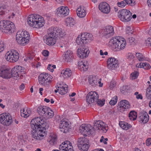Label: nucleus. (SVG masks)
<instances>
[{
    "label": "nucleus",
    "mask_w": 151,
    "mask_h": 151,
    "mask_svg": "<svg viewBox=\"0 0 151 151\" xmlns=\"http://www.w3.org/2000/svg\"><path fill=\"white\" fill-rule=\"evenodd\" d=\"M42 117H37L32 119L31 122V127L33 129L32 138L36 141L40 140L46 135L45 127L46 122Z\"/></svg>",
    "instance_id": "1"
},
{
    "label": "nucleus",
    "mask_w": 151,
    "mask_h": 151,
    "mask_svg": "<svg viewBox=\"0 0 151 151\" xmlns=\"http://www.w3.org/2000/svg\"><path fill=\"white\" fill-rule=\"evenodd\" d=\"M65 31L60 28L51 27L48 29L45 42L48 45H53L56 42L57 37H63L65 35Z\"/></svg>",
    "instance_id": "2"
},
{
    "label": "nucleus",
    "mask_w": 151,
    "mask_h": 151,
    "mask_svg": "<svg viewBox=\"0 0 151 151\" xmlns=\"http://www.w3.org/2000/svg\"><path fill=\"white\" fill-rule=\"evenodd\" d=\"M27 21L29 26L36 28L42 27L45 24L43 18L36 14L30 15L27 19Z\"/></svg>",
    "instance_id": "3"
},
{
    "label": "nucleus",
    "mask_w": 151,
    "mask_h": 151,
    "mask_svg": "<svg viewBox=\"0 0 151 151\" xmlns=\"http://www.w3.org/2000/svg\"><path fill=\"white\" fill-rule=\"evenodd\" d=\"M109 44L115 50L119 51L125 48L126 43L124 38L121 37L116 36L112 37L109 41Z\"/></svg>",
    "instance_id": "4"
},
{
    "label": "nucleus",
    "mask_w": 151,
    "mask_h": 151,
    "mask_svg": "<svg viewBox=\"0 0 151 151\" xmlns=\"http://www.w3.org/2000/svg\"><path fill=\"white\" fill-rule=\"evenodd\" d=\"M14 28V25L12 22L4 20L0 22V29L6 33L12 32V30Z\"/></svg>",
    "instance_id": "5"
},
{
    "label": "nucleus",
    "mask_w": 151,
    "mask_h": 151,
    "mask_svg": "<svg viewBox=\"0 0 151 151\" xmlns=\"http://www.w3.org/2000/svg\"><path fill=\"white\" fill-rule=\"evenodd\" d=\"M132 14L129 10L123 9L118 13V16L120 20L124 22H129L132 19Z\"/></svg>",
    "instance_id": "6"
},
{
    "label": "nucleus",
    "mask_w": 151,
    "mask_h": 151,
    "mask_svg": "<svg viewBox=\"0 0 151 151\" xmlns=\"http://www.w3.org/2000/svg\"><path fill=\"white\" fill-rule=\"evenodd\" d=\"M39 82L42 86H48L50 84L52 79L51 76L47 73H42L38 77Z\"/></svg>",
    "instance_id": "7"
},
{
    "label": "nucleus",
    "mask_w": 151,
    "mask_h": 151,
    "mask_svg": "<svg viewBox=\"0 0 151 151\" xmlns=\"http://www.w3.org/2000/svg\"><path fill=\"white\" fill-rule=\"evenodd\" d=\"M93 36L91 34L87 33H83L81 36H79L76 39V42L78 45L86 44L92 39Z\"/></svg>",
    "instance_id": "8"
},
{
    "label": "nucleus",
    "mask_w": 151,
    "mask_h": 151,
    "mask_svg": "<svg viewBox=\"0 0 151 151\" xmlns=\"http://www.w3.org/2000/svg\"><path fill=\"white\" fill-rule=\"evenodd\" d=\"M6 60L10 62L14 63L17 62L19 58V55L18 52L14 50H12L8 52L5 54Z\"/></svg>",
    "instance_id": "9"
},
{
    "label": "nucleus",
    "mask_w": 151,
    "mask_h": 151,
    "mask_svg": "<svg viewBox=\"0 0 151 151\" xmlns=\"http://www.w3.org/2000/svg\"><path fill=\"white\" fill-rule=\"evenodd\" d=\"M13 122L12 118L8 113H5L0 115V122L3 125L9 126Z\"/></svg>",
    "instance_id": "10"
},
{
    "label": "nucleus",
    "mask_w": 151,
    "mask_h": 151,
    "mask_svg": "<svg viewBox=\"0 0 151 151\" xmlns=\"http://www.w3.org/2000/svg\"><path fill=\"white\" fill-rule=\"evenodd\" d=\"M25 69L24 68L20 66H16L13 68L11 70V77H13L15 79H19L21 75V73H24Z\"/></svg>",
    "instance_id": "11"
},
{
    "label": "nucleus",
    "mask_w": 151,
    "mask_h": 151,
    "mask_svg": "<svg viewBox=\"0 0 151 151\" xmlns=\"http://www.w3.org/2000/svg\"><path fill=\"white\" fill-rule=\"evenodd\" d=\"M78 146L80 150L83 151H87L89 147L88 140L85 138H80L78 139Z\"/></svg>",
    "instance_id": "12"
},
{
    "label": "nucleus",
    "mask_w": 151,
    "mask_h": 151,
    "mask_svg": "<svg viewBox=\"0 0 151 151\" xmlns=\"http://www.w3.org/2000/svg\"><path fill=\"white\" fill-rule=\"evenodd\" d=\"M93 129L90 124H82L79 128L80 132L85 136L87 135H90Z\"/></svg>",
    "instance_id": "13"
},
{
    "label": "nucleus",
    "mask_w": 151,
    "mask_h": 151,
    "mask_svg": "<svg viewBox=\"0 0 151 151\" xmlns=\"http://www.w3.org/2000/svg\"><path fill=\"white\" fill-rule=\"evenodd\" d=\"M107 63V67L109 69L114 70L119 67L118 60L114 58L111 57L109 58Z\"/></svg>",
    "instance_id": "14"
},
{
    "label": "nucleus",
    "mask_w": 151,
    "mask_h": 151,
    "mask_svg": "<svg viewBox=\"0 0 151 151\" xmlns=\"http://www.w3.org/2000/svg\"><path fill=\"white\" fill-rule=\"evenodd\" d=\"M99 99L98 94L95 91H91L88 94L86 97V101L88 104H91L97 101Z\"/></svg>",
    "instance_id": "15"
},
{
    "label": "nucleus",
    "mask_w": 151,
    "mask_h": 151,
    "mask_svg": "<svg viewBox=\"0 0 151 151\" xmlns=\"http://www.w3.org/2000/svg\"><path fill=\"white\" fill-rule=\"evenodd\" d=\"M69 13V10L67 6H61L58 8L56 10V14L62 17L67 16Z\"/></svg>",
    "instance_id": "16"
},
{
    "label": "nucleus",
    "mask_w": 151,
    "mask_h": 151,
    "mask_svg": "<svg viewBox=\"0 0 151 151\" xmlns=\"http://www.w3.org/2000/svg\"><path fill=\"white\" fill-rule=\"evenodd\" d=\"M89 84L93 86H95L98 83L99 84L100 87H102L103 84L101 83V81H99L97 77L92 75L90 76L88 78Z\"/></svg>",
    "instance_id": "17"
},
{
    "label": "nucleus",
    "mask_w": 151,
    "mask_h": 151,
    "mask_svg": "<svg viewBox=\"0 0 151 151\" xmlns=\"http://www.w3.org/2000/svg\"><path fill=\"white\" fill-rule=\"evenodd\" d=\"M93 128L95 130H102L104 132H106L108 129L105 124L101 121H96L94 124V127Z\"/></svg>",
    "instance_id": "18"
},
{
    "label": "nucleus",
    "mask_w": 151,
    "mask_h": 151,
    "mask_svg": "<svg viewBox=\"0 0 151 151\" xmlns=\"http://www.w3.org/2000/svg\"><path fill=\"white\" fill-rule=\"evenodd\" d=\"M0 76L4 78H10L11 75L10 69L4 66L1 67L0 68Z\"/></svg>",
    "instance_id": "19"
},
{
    "label": "nucleus",
    "mask_w": 151,
    "mask_h": 151,
    "mask_svg": "<svg viewBox=\"0 0 151 151\" xmlns=\"http://www.w3.org/2000/svg\"><path fill=\"white\" fill-rule=\"evenodd\" d=\"M59 149L62 151H73L71 143L68 141H65L60 145Z\"/></svg>",
    "instance_id": "20"
},
{
    "label": "nucleus",
    "mask_w": 151,
    "mask_h": 151,
    "mask_svg": "<svg viewBox=\"0 0 151 151\" xmlns=\"http://www.w3.org/2000/svg\"><path fill=\"white\" fill-rule=\"evenodd\" d=\"M89 52V49L87 47L79 48L77 50L78 55L81 58H84L87 57Z\"/></svg>",
    "instance_id": "21"
},
{
    "label": "nucleus",
    "mask_w": 151,
    "mask_h": 151,
    "mask_svg": "<svg viewBox=\"0 0 151 151\" xmlns=\"http://www.w3.org/2000/svg\"><path fill=\"white\" fill-rule=\"evenodd\" d=\"M114 33L113 27L111 26H106L104 29L103 35L106 37L108 38L113 35Z\"/></svg>",
    "instance_id": "22"
},
{
    "label": "nucleus",
    "mask_w": 151,
    "mask_h": 151,
    "mask_svg": "<svg viewBox=\"0 0 151 151\" xmlns=\"http://www.w3.org/2000/svg\"><path fill=\"white\" fill-rule=\"evenodd\" d=\"M99 9L101 12L105 14L108 13L110 10L109 6L105 2L101 3L99 5Z\"/></svg>",
    "instance_id": "23"
},
{
    "label": "nucleus",
    "mask_w": 151,
    "mask_h": 151,
    "mask_svg": "<svg viewBox=\"0 0 151 151\" xmlns=\"http://www.w3.org/2000/svg\"><path fill=\"white\" fill-rule=\"evenodd\" d=\"M119 107L118 108V110L121 112H123L125 109H127L129 107V102L127 100H123L120 102Z\"/></svg>",
    "instance_id": "24"
},
{
    "label": "nucleus",
    "mask_w": 151,
    "mask_h": 151,
    "mask_svg": "<svg viewBox=\"0 0 151 151\" xmlns=\"http://www.w3.org/2000/svg\"><path fill=\"white\" fill-rule=\"evenodd\" d=\"M69 124L65 121H61L59 125V128L61 131L64 133H66L69 129Z\"/></svg>",
    "instance_id": "25"
},
{
    "label": "nucleus",
    "mask_w": 151,
    "mask_h": 151,
    "mask_svg": "<svg viewBox=\"0 0 151 151\" xmlns=\"http://www.w3.org/2000/svg\"><path fill=\"white\" fill-rule=\"evenodd\" d=\"M58 92L61 95L66 94L68 91V86L65 84L62 83L58 86Z\"/></svg>",
    "instance_id": "26"
},
{
    "label": "nucleus",
    "mask_w": 151,
    "mask_h": 151,
    "mask_svg": "<svg viewBox=\"0 0 151 151\" xmlns=\"http://www.w3.org/2000/svg\"><path fill=\"white\" fill-rule=\"evenodd\" d=\"M78 69L81 71H86L88 68L87 61L83 60L78 62Z\"/></svg>",
    "instance_id": "27"
},
{
    "label": "nucleus",
    "mask_w": 151,
    "mask_h": 151,
    "mask_svg": "<svg viewBox=\"0 0 151 151\" xmlns=\"http://www.w3.org/2000/svg\"><path fill=\"white\" fill-rule=\"evenodd\" d=\"M49 108L45 106H40L38 107L37 111L38 114L40 116H44L48 110Z\"/></svg>",
    "instance_id": "28"
},
{
    "label": "nucleus",
    "mask_w": 151,
    "mask_h": 151,
    "mask_svg": "<svg viewBox=\"0 0 151 151\" xmlns=\"http://www.w3.org/2000/svg\"><path fill=\"white\" fill-rule=\"evenodd\" d=\"M32 111L29 108H22L21 109V116L24 118L28 117L31 114Z\"/></svg>",
    "instance_id": "29"
},
{
    "label": "nucleus",
    "mask_w": 151,
    "mask_h": 151,
    "mask_svg": "<svg viewBox=\"0 0 151 151\" xmlns=\"http://www.w3.org/2000/svg\"><path fill=\"white\" fill-rule=\"evenodd\" d=\"M76 12L77 15L80 17L83 18L86 15V11L82 6H80L77 9Z\"/></svg>",
    "instance_id": "30"
},
{
    "label": "nucleus",
    "mask_w": 151,
    "mask_h": 151,
    "mask_svg": "<svg viewBox=\"0 0 151 151\" xmlns=\"http://www.w3.org/2000/svg\"><path fill=\"white\" fill-rule=\"evenodd\" d=\"M28 33L27 31H23L22 30H19L18 31L16 35V40L17 42H19V40H20L21 38H23V37H24L25 35L28 34Z\"/></svg>",
    "instance_id": "31"
},
{
    "label": "nucleus",
    "mask_w": 151,
    "mask_h": 151,
    "mask_svg": "<svg viewBox=\"0 0 151 151\" xmlns=\"http://www.w3.org/2000/svg\"><path fill=\"white\" fill-rule=\"evenodd\" d=\"M29 34L27 35L26 34L24 37H23V38L19 40V41H18L19 42H17L22 45H25L29 42Z\"/></svg>",
    "instance_id": "32"
},
{
    "label": "nucleus",
    "mask_w": 151,
    "mask_h": 151,
    "mask_svg": "<svg viewBox=\"0 0 151 151\" xmlns=\"http://www.w3.org/2000/svg\"><path fill=\"white\" fill-rule=\"evenodd\" d=\"M73 53L70 50H67L64 56V60L67 62H71L72 61Z\"/></svg>",
    "instance_id": "33"
},
{
    "label": "nucleus",
    "mask_w": 151,
    "mask_h": 151,
    "mask_svg": "<svg viewBox=\"0 0 151 151\" xmlns=\"http://www.w3.org/2000/svg\"><path fill=\"white\" fill-rule=\"evenodd\" d=\"M57 137L56 135L53 134L50 135L48 138L47 141L52 145H55L57 142Z\"/></svg>",
    "instance_id": "34"
},
{
    "label": "nucleus",
    "mask_w": 151,
    "mask_h": 151,
    "mask_svg": "<svg viewBox=\"0 0 151 151\" xmlns=\"http://www.w3.org/2000/svg\"><path fill=\"white\" fill-rule=\"evenodd\" d=\"M61 73L64 78H66L71 76V71L69 68H66L62 70Z\"/></svg>",
    "instance_id": "35"
},
{
    "label": "nucleus",
    "mask_w": 151,
    "mask_h": 151,
    "mask_svg": "<svg viewBox=\"0 0 151 151\" xmlns=\"http://www.w3.org/2000/svg\"><path fill=\"white\" fill-rule=\"evenodd\" d=\"M140 121L144 123H147L149 120V116L147 113L141 114L139 117Z\"/></svg>",
    "instance_id": "36"
},
{
    "label": "nucleus",
    "mask_w": 151,
    "mask_h": 151,
    "mask_svg": "<svg viewBox=\"0 0 151 151\" xmlns=\"http://www.w3.org/2000/svg\"><path fill=\"white\" fill-rule=\"evenodd\" d=\"M136 66L138 68H143L146 69H149L150 68V64L147 63H138L136 65Z\"/></svg>",
    "instance_id": "37"
},
{
    "label": "nucleus",
    "mask_w": 151,
    "mask_h": 151,
    "mask_svg": "<svg viewBox=\"0 0 151 151\" xmlns=\"http://www.w3.org/2000/svg\"><path fill=\"white\" fill-rule=\"evenodd\" d=\"M119 124L120 127L122 129L125 130H127L132 127L131 125L124 122H120Z\"/></svg>",
    "instance_id": "38"
},
{
    "label": "nucleus",
    "mask_w": 151,
    "mask_h": 151,
    "mask_svg": "<svg viewBox=\"0 0 151 151\" xmlns=\"http://www.w3.org/2000/svg\"><path fill=\"white\" fill-rule=\"evenodd\" d=\"M65 22L67 26L68 27H72L75 24L74 19L71 17L66 18Z\"/></svg>",
    "instance_id": "39"
},
{
    "label": "nucleus",
    "mask_w": 151,
    "mask_h": 151,
    "mask_svg": "<svg viewBox=\"0 0 151 151\" xmlns=\"http://www.w3.org/2000/svg\"><path fill=\"white\" fill-rule=\"evenodd\" d=\"M129 117L131 120H134L137 117L136 112L134 111H131L129 114Z\"/></svg>",
    "instance_id": "40"
},
{
    "label": "nucleus",
    "mask_w": 151,
    "mask_h": 151,
    "mask_svg": "<svg viewBox=\"0 0 151 151\" xmlns=\"http://www.w3.org/2000/svg\"><path fill=\"white\" fill-rule=\"evenodd\" d=\"M48 110L46 113L45 115L44 116L48 118L52 117L54 115V112L50 108H49Z\"/></svg>",
    "instance_id": "41"
},
{
    "label": "nucleus",
    "mask_w": 151,
    "mask_h": 151,
    "mask_svg": "<svg viewBox=\"0 0 151 151\" xmlns=\"http://www.w3.org/2000/svg\"><path fill=\"white\" fill-rule=\"evenodd\" d=\"M136 56L139 61H143L146 60L145 57L141 53H137L136 54Z\"/></svg>",
    "instance_id": "42"
},
{
    "label": "nucleus",
    "mask_w": 151,
    "mask_h": 151,
    "mask_svg": "<svg viewBox=\"0 0 151 151\" xmlns=\"http://www.w3.org/2000/svg\"><path fill=\"white\" fill-rule=\"evenodd\" d=\"M146 96L148 99H151V87L149 86L146 89Z\"/></svg>",
    "instance_id": "43"
},
{
    "label": "nucleus",
    "mask_w": 151,
    "mask_h": 151,
    "mask_svg": "<svg viewBox=\"0 0 151 151\" xmlns=\"http://www.w3.org/2000/svg\"><path fill=\"white\" fill-rule=\"evenodd\" d=\"M127 59L129 61L133 60L134 57L133 54L131 53H128L126 55Z\"/></svg>",
    "instance_id": "44"
},
{
    "label": "nucleus",
    "mask_w": 151,
    "mask_h": 151,
    "mask_svg": "<svg viewBox=\"0 0 151 151\" xmlns=\"http://www.w3.org/2000/svg\"><path fill=\"white\" fill-rule=\"evenodd\" d=\"M127 41L131 45H135L137 43V40L132 37L129 38Z\"/></svg>",
    "instance_id": "45"
},
{
    "label": "nucleus",
    "mask_w": 151,
    "mask_h": 151,
    "mask_svg": "<svg viewBox=\"0 0 151 151\" xmlns=\"http://www.w3.org/2000/svg\"><path fill=\"white\" fill-rule=\"evenodd\" d=\"M117 97L116 96H115L109 102L110 104L112 105H115L117 102Z\"/></svg>",
    "instance_id": "46"
},
{
    "label": "nucleus",
    "mask_w": 151,
    "mask_h": 151,
    "mask_svg": "<svg viewBox=\"0 0 151 151\" xmlns=\"http://www.w3.org/2000/svg\"><path fill=\"white\" fill-rule=\"evenodd\" d=\"M127 5V4L124 0L117 3V6L120 7H124Z\"/></svg>",
    "instance_id": "47"
},
{
    "label": "nucleus",
    "mask_w": 151,
    "mask_h": 151,
    "mask_svg": "<svg viewBox=\"0 0 151 151\" xmlns=\"http://www.w3.org/2000/svg\"><path fill=\"white\" fill-rule=\"evenodd\" d=\"M138 73L137 71L134 72L131 74V77L132 79L136 78L138 76Z\"/></svg>",
    "instance_id": "48"
},
{
    "label": "nucleus",
    "mask_w": 151,
    "mask_h": 151,
    "mask_svg": "<svg viewBox=\"0 0 151 151\" xmlns=\"http://www.w3.org/2000/svg\"><path fill=\"white\" fill-rule=\"evenodd\" d=\"M97 104L99 106H103L104 104L105 103V100L103 99L102 100H101L100 99H98L97 100V101H96Z\"/></svg>",
    "instance_id": "49"
},
{
    "label": "nucleus",
    "mask_w": 151,
    "mask_h": 151,
    "mask_svg": "<svg viewBox=\"0 0 151 151\" xmlns=\"http://www.w3.org/2000/svg\"><path fill=\"white\" fill-rule=\"evenodd\" d=\"M127 5L131 6H133L134 5V2H133L132 0H124Z\"/></svg>",
    "instance_id": "50"
},
{
    "label": "nucleus",
    "mask_w": 151,
    "mask_h": 151,
    "mask_svg": "<svg viewBox=\"0 0 151 151\" xmlns=\"http://www.w3.org/2000/svg\"><path fill=\"white\" fill-rule=\"evenodd\" d=\"M128 87L127 86H124L121 89V91L123 93L125 92L127 90Z\"/></svg>",
    "instance_id": "51"
},
{
    "label": "nucleus",
    "mask_w": 151,
    "mask_h": 151,
    "mask_svg": "<svg viewBox=\"0 0 151 151\" xmlns=\"http://www.w3.org/2000/svg\"><path fill=\"white\" fill-rule=\"evenodd\" d=\"M33 55L30 53L28 54L27 58L24 59V60L27 61L28 59L32 60L33 58Z\"/></svg>",
    "instance_id": "52"
},
{
    "label": "nucleus",
    "mask_w": 151,
    "mask_h": 151,
    "mask_svg": "<svg viewBox=\"0 0 151 151\" xmlns=\"http://www.w3.org/2000/svg\"><path fill=\"white\" fill-rule=\"evenodd\" d=\"M5 47V45L3 42H0V52L4 50Z\"/></svg>",
    "instance_id": "53"
},
{
    "label": "nucleus",
    "mask_w": 151,
    "mask_h": 151,
    "mask_svg": "<svg viewBox=\"0 0 151 151\" xmlns=\"http://www.w3.org/2000/svg\"><path fill=\"white\" fill-rule=\"evenodd\" d=\"M116 86V82L114 81H111L110 82L109 87L111 89L112 88Z\"/></svg>",
    "instance_id": "54"
},
{
    "label": "nucleus",
    "mask_w": 151,
    "mask_h": 151,
    "mask_svg": "<svg viewBox=\"0 0 151 151\" xmlns=\"http://www.w3.org/2000/svg\"><path fill=\"white\" fill-rule=\"evenodd\" d=\"M6 8V5L4 3H0V10H4Z\"/></svg>",
    "instance_id": "55"
},
{
    "label": "nucleus",
    "mask_w": 151,
    "mask_h": 151,
    "mask_svg": "<svg viewBox=\"0 0 151 151\" xmlns=\"http://www.w3.org/2000/svg\"><path fill=\"white\" fill-rule=\"evenodd\" d=\"M146 42L147 44L150 45V46L151 47V38H148L146 40Z\"/></svg>",
    "instance_id": "56"
},
{
    "label": "nucleus",
    "mask_w": 151,
    "mask_h": 151,
    "mask_svg": "<svg viewBox=\"0 0 151 151\" xmlns=\"http://www.w3.org/2000/svg\"><path fill=\"white\" fill-rule=\"evenodd\" d=\"M49 52L47 50H45L43 51L42 52V54L45 57L48 56L49 55Z\"/></svg>",
    "instance_id": "57"
},
{
    "label": "nucleus",
    "mask_w": 151,
    "mask_h": 151,
    "mask_svg": "<svg viewBox=\"0 0 151 151\" xmlns=\"http://www.w3.org/2000/svg\"><path fill=\"white\" fill-rule=\"evenodd\" d=\"M146 144L147 146L150 145L151 144V138L147 139L146 141Z\"/></svg>",
    "instance_id": "58"
},
{
    "label": "nucleus",
    "mask_w": 151,
    "mask_h": 151,
    "mask_svg": "<svg viewBox=\"0 0 151 151\" xmlns=\"http://www.w3.org/2000/svg\"><path fill=\"white\" fill-rule=\"evenodd\" d=\"M47 68L48 70H50L51 72H53L54 71V70L53 69L52 66L50 64H49L48 65Z\"/></svg>",
    "instance_id": "59"
},
{
    "label": "nucleus",
    "mask_w": 151,
    "mask_h": 151,
    "mask_svg": "<svg viewBox=\"0 0 151 151\" xmlns=\"http://www.w3.org/2000/svg\"><path fill=\"white\" fill-rule=\"evenodd\" d=\"M136 98L137 99H142V96L141 94H139L136 96Z\"/></svg>",
    "instance_id": "60"
},
{
    "label": "nucleus",
    "mask_w": 151,
    "mask_h": 151,
    "mask_svg": "<svg viewBox=\"0 0 151 151\" xmlns=\"http://www.w3.org/2000/svg\"><path fill=\"white\" fill-rule=\"evenodd\" d=\"M24 88V84H22L20 86L19 88L21 90H23Z\"/></svg>",
    "instance_id": "61"
},
{
    "label": "nucleus",
    "mask_w": 151,
    "mask_h": 151,
    "mask_svg": "<svg viewBox=\"0 0 151 151\" xmlns=\"http://www.w3.org/2000/svg\"><path fill=\"white\" fill-rule=\"evenodd\" d=\"M147 4L148 6L151 8V0H147Z\"/></svg>",
    "instance_id": "62"
},
{
    "label": "nucleus",
    "mask_w": 151,
    "mask_h": 151,
    "mask_svg": "<svg viewBox=\"0 0 151 151\" xmlns=\"http://www.w3.org/2000/svg\"><path fill=\"white\" fill-rule=\"evenodd\" d=\"M43 91V88H39V93L41 95H42V91Z\"/></svg>",
    "instance_id": "63"
},
{
    "label": "nucleus",
    "mask_w": 151,
    "mask_h": 151,
    "mask_svg": "<svg viewBox=\"0 0 151 151\" xmlns=\"http://www.w3.org/2000/svg\"><path fill=\"white\" fill-rule=\"evenodd\" d=\"M0 11H1L0 12V15H3L4 14L5 12L4 11V10H2V11L1 10H0Z\"/></svg>",
    "instance_id": "64"
}]
</instances>
